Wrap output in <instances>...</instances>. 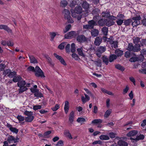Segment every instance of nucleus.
<instances>
[{
    "instance_id": "1",
    "label": "nucleus",
    "mask_w": 146,
    "mask_h": 146,
    "mask_svg": "<svg viewBox=\"0 0 146 146\" xmlns=\"http://www.w3.org/2000/svg\"><path fill=\"white\" fill-rule=\"evenodd\" d=\"M17 85L19 88L18 90L19 93L21 94L27 90V87H30V84L29 83H26L25 80H21L18 82Z\"/></svg>"
},
{
    "instance_id": "2",
    "label": "nucleus",
    "mask_w": 146,
    "mask_h": 146,
    "mask_svg": "<svg viewBox=\"0 0 146 146\" xmlns=\"http://www.w3.org/2000/svg\"><path fill=\"white\" fill-rule=\"evenodd\" d=\"M141 18L139 16L134 17L132 18V20H131V19H128L124 21V23L126 26H128L132 22V25L133 26H136L140 24V20Z\"/></svg>"
},
{
    "instance_id": "3",
    "label": "nucleus",
    "mask_w": 146,
    "mask_h": 146,
    "mask_svg": "<svg viewBox=\"0 0 146 146\" xmlns=\"http://www.w3.org/2000/svg\"><path fill=\"white\" fill-rule=\"evenodd\" d=\"M99 18L98 16H96L94 17L93 19L94 20H92L89 21L88 22V24L84 25L83 28L84 29H93L94 25L97 24V22L98 21L96 19Z\"/></svg>"
},
{
    "instance_id": "4",
    "label": "nucleus",
    "mask_w": 146,
    "mask_h": 146,
    "mask_svg": "<svg viewBox=\"0 0 146 146\" xmlns=\"http://www.w3.org/2000/svg\"><path fill=\"white\" fill-rule=\"evenodd\" d=\"M70 11L72 13V16L74 18L77 17L76 14H80L82 12V9L80 6H77L74 9H71Z\"/></svg>"
},
{
    "instance_id": "5",
    "label": "nucleus",
    "mask_w": 146,
    "mask_h": 146,
    "mask_svg": "<svg viewBox=\"0 0 146 146\" xmlns=\"http://www.w3.org/2000/svg\"><path fill=\"white\" fill-rule=\"evenodd\" d=\"M127 50L129 51H133L135 52H137L140 50V48H139V46H138V47H136L135 45L133 46V44L130 43L128 44Z\"/></svg>"
},
{
    "instance_id": "6",
    "label": "nucleus",
    "mask_w": 146,
    "mask_h": 146,
    "mask_svg": "<svg viewBox=\"0 0 146 146\" xmlns=\"http://www.w3.org/2000/svg\"><path fill=\"white\" fill-rule=\"evenodd\" d=\"M124 16L123 15L119 14L117 15L116 18L117 19L116 21V23L117 25H121L123 23Z\"/></svg>"
},
{
    "instance_id": "7",
    "label": "nucleus",
    "mask_w": 146,
    "mask_h": 146,
    "mask_svg": "<svg viewBox=\"0 0 146 146\" xmlns=\"http://www.w3.org/2000/svg\"><path fill=\"white\" fill-rule=\"evenodd\" d=\"M76 35V33L75 31H71L69 32L67 34L64 36V37L66 38H71L75 37Z\"/></svg>"
},
{
    "instance_id": "8",
    "label": "nucleus",
    "mask_w": 146,
    "mask_h": 146,
    "mask_svg": "<svg viewBox=\"0 0 146 146\" xmlns=\"http://www.w3.org/2000/svg\"><path fill=\"white\" fill-rule=\"evenodd\" d=\"M54 55L56 59L58 60L62 64L65 66L67 65L64 60L61 56H59L56 53H54Z\"/></svg>"
},
{
    "instance_id": "9",
    "label": "nucleus",
    "mask_w": 146,
    "mask_h": 146,
    "mask_svg": "<svg viewBox=\"0 0 146 146\" xmlns=\"http://www.w3.org/2000/svg\"><path fill=\"white\" fill-rule=\"evenodd\" d=\"M0 29H4L9 33H12V30L7 25H0Z\"/></svg>"
},
{
    "instance_id": "10",
    "label": "nucleus",
    "mask_w": 146,
    "mask_h": 146,
    "mask_svg": "<svg viewBox=\"0 0 146 146\" xmlns=\"http://www.w3.org/2000/svg\"><path fill=\"white\" fill-rule=\"evenodd\" d=\"M76 39L77 40L80 42H83L86 40V39L85 37L82 35L78 36Z\"/></svg>"
},
{
    "instance_id": "11",
    "label": "nucleus",
    "mask_w": 146,
    "mask_h": 146,
    "mask_svg": "<svg viewBox=\"0 0 146 146\" xmlns=\"http://www.w3.org/2000/svg\"><path fill=\"white\" fill-rule=\"evenodd\" d=\"M63 13L65 19H67L70 18V13L69 11L67 9H64L63 11Z\"/></svg>"
},
{
    "instance_id": "12",
    "label": "nucleus",
    "mask_w": 146,
    "mask_h": 146,
    "mask_svg": "<svg viewBox=\"0 0 146 146\" xmlns=\"http://www.w3.org/2000/svg\"><path fill=\"white\" fill-rule=\"evenodd\" d=\"M70 108L69 103L68 101H66L64 103V110L65 113L67 114Z\"/></svg>"
},
{
    "instance_id": "13",
    "label": "nucleus",
    "mask_w": 146,
    "mask_h": 146,
    "mask_svg": "<svg viewBox=\"0 0 146 146\" xmlns=\"http://www.w3.org/2000/svg\"><path fill=\"white\" fill-rule=\"evenodd\" d=\"M7 127L9 130L13 133H17L18 132V129L15 127H13L10 124L7 125Z\"/></svg>"
},
{
    "instance_id": "14",
    "label": "nucleus",
    "mask_w": 146,
    "mask_h": 146,
    "mask_svg": "<svg viewBox=\"0 0 146 146\" xmlns=\"http://www.w3.org/2000/svg\"><path fill=\"white\" fill-rule=\"evenodd\" d=\"M137 130H132L128 132L127 134V136L128 137H132L135 135L137 133Z\"/></svg>"
},
{
    "instance_id": "15",
    "label": "nucleus",
    "mask_w": 146,
    "mask_h": 146,
    "mask_svg": "<svg viewBox=\"0 0 146 146\" xmlns=\"http://www.w3.org/2000/svg\"><path fill=\"white\" fill-rule=\"evenodd\" d=\"M133 43L134 44H135V46L137 47H138V46H139V48H140V45L138 44V43L140 41V38L137 37H134L133 38Z\"/></svg>"
},
{
    "instance_id": "16",
    "label": "nucleus",
    "mask_w": 146,
    "mask_h": 146,
    "mask_svg": "<svg viewBox=\"0 0 146 146\" xmlns=\"http://www.w3.org/2000/svg\"><path fill=\"white\" fill-rule=\"evenodd\" d=\"M85 97L82 96L81 97V100L83 103L88 101L90 99V97L86 94H84Z\"/></svg>"
},
{
    "instance_id": "17",
    "label": "nucleus",
    "mask_w": 146,
    "mask_h": 146,
    "mask_svg": "<svg viewBox=\"0 0 146 146\" xmlns=\"http://www.w3.org/2000/svg\"><path fill=\"white\" fill-rule=\"evenodd\" d=\"M74 112L73 111H72L70 113L69 118V121L71 123H72L74 119Z\"/></svg>"
},
{
    "instance_id": "18",
    "label": "nucleus",
    "mask_w": 146,
    "mask_h": 146,
    "mask_svg": "<svg viewBox=\"0 0 146 146\" xmlns=\"http://www.w3.org/2000/svg\"><path fill=\"white\" fill-rule=\"evenodd\" d=\"M81 4L83 8L86 10L89 8V5L86 1H82Z\"/></svg>"
},
{
    "instance_id": "19",
    "label": "nucleus",
    "mask_w": 146,
    "mask_h": 146,
    "mask_svg": "<svg viewBox=\"0 0 146 146\" xmlns=\"http://www.w3.org/2000/svg\"><path fill=\"white\" fill-rule=\"evenodd\" d=\"M7 140L9 143H12L13 142L16 143L17 142V140L12 135H9L8 137Z\"/></svg>"
},
{
    "instance_id": "20",
    "label": "nucleus",
    "mask_w": 146,
    "mask_h": 146,
    "mask_svg": "<svg viewBox=\"0 0 146 146\" xmlns=\"http://www.w3.org/2000/svg\"><path fill=\"white\" fill-rule=\"evenodd\" d=\"M83 48L82 47H81L80 48H78L77 49V51L79 55L82 57H85V55L83 52Z\"/></svg>"
},
{
    "instance_id": "21",
    "label": "nucleus",
    "mask_w": 146,
    "mask_h": 146,
    "mask_svg": "<svg viewBox=\"0 0 146 146\" xmlns=\"http://www.w3.org/2000/svg\"><path fill=\"white\" fill-rule=\"evenodd\" d=\"M29 57L31 63L34 64L37 63L38 62L37 60L33 56L29 55Z\"/></svg>"
},
{
    "instance_id": "22",
    "label": "nucleus",
    "mask_w": 146,
    "mask_h": 146,
    "mask_svg": "<svg viewBox=\"0 0 146 146\" xmlns=\"http://www.w3.org/2000/svg\"><path fill=\"white\" fill-rule=\"evenodd\" d=\"M49 34L51 38L50 40L51 41L54 40V37L56 35H59L57 33L54 32H50Z\"/></svg>"
},
{
    "instance_id": "23",
    "label": "nucleus",
    "mask_w": 146,
    "mask_h": 146,
    "mask_svg": "<svg viewBox=\"0 0 146 146\" xmlns=\"http://www.w3.org/2000/svg\"><path fill=\"white\" fill-rule=\"evenodd\" d=\"M144 138V136L143 135L140 134L136 137L135 139H133L132 137H131L130 139L132 140L135 141H138L140 140H143Z\"/></svg>"
},
{
    "instance_id": "24",
    "label": "nucleus",
    "mask_w": 146,
    "mask_h": 146,
    "mask_svg": "<svg viewBox=\"0 0 146 146\" xmlns=\"http://www.w3.org/2000/svg\"><path fill=\"white\" fill-rule=\"evenodd\" d=\"M35 75L36 76L44 77L43 72L42 70L35 72Z\"/></svg>"
},
{
    "instance_id": "25",
    "label": "nucleus",
    "mask_w": 146,
    "mask_h": 146,
    "mask_svg": "<svg viewBox=\"0 0 146 146\" xmlns=\"http://www.w3.org/2000/svg\"><path fill=\"white\" fill-rule=\"evenodd\" d=\"M21 80H22V77L20 76H17L14 77L13 79V81L14 82H17L20 81Z\"/></svg>"
},
{
    "instance_id": "26",
    "label": "nucleus",
    "mask_w": 146,
    "mask_h": 146,
    "mask_svg": "<svg viewBox=\"0 0 146 146\" xmlns=\"http://www.w3.org/2000/svg\"><path fill=\"white\" fill-rule=\"evenodd\" d=\"M34 119V117L33 115L27 116L25 118V121L28 122H31Z\"/></svg>"
},
{
    "instance_id": "27",
    "label": "nucleus",
    "mask_w": 146,
    "mask_h": 146,
    "mask_svg": "<svg viewBox=\"0 0 146 146\" xmlns=\"http://www.w3.org/2000/svg\"><path fill=\"white\" fill-rule=\"evenodd\" d=\"M64 134L66 136L68 137L69 139H72V137L68 130H65L64 132Z\"/></svg>"
},
{
    "instance_id": "28",
    "label": "nucleus",
    "mask_w": 146,
    "mask_h": 146,
    "mask_svg": "<svg viewBox=\"0 0 146 146\" xmlns=\"http://www.w3.org/2000/svg\"><path fill=\"white\" fill-rule=\"evenodd\" d=\"M118 145L120 146H127L128 143L122 140H119L118 142Z\"/></svg>"
},
{
    "instance_id": "29",
    "label": "nucleus",
    "mask_w": 146,
    "mask_h": 146,
    "mask_svg": "<svg viewBox=\"0 0 146 146\" xmlns=\"http://www.w3.org/2000/svg\"><path fill=\"white\" fill-rule=\"evenodd\" d=\"M68 4V3L66 0H62L60 2V6L62 7H64L67 5Z\"/></svg>"
},
{
    "instance_id": "30",
    "label": "nucleus",
    "mask_w": 146,
    "mask_h": 146,
    "mask_svg": "<svg viewBox=\"0 0 146 146\" xmlns=\"http://www.w3.org/2000/svg\"><path fill=\"white\" fill-rule=\"evenodd\" d=\"M112 112V110L109 109L107 110L105 112L104 115V117L105 118H107L110 116Z\"/></svg>"
},
{
    "instance_id": "31",
    "label": "nucleus",
    "mask_w": 146,
    "mask_h": 146,
    "mask_svg": "<svg viewBox=\"0 0 146 146\" xmlns=\"http://www.w3.org/2000/svg\"><path fill=\"white\" fill-rule=\"evenodd\" d=\"M143 61V59H140L138 57H132L131 58L129 61L131 62H134L138 60Z\"/></svg>"
},
{
    "instance_id": "32",
    "label": "nucleus",
    "mask_w": 146,
    "mask_h": 146,
    "mask_svg": "<svg viewBox=\"0 0 146 146\" xmlns=\"http://www.w3.org/2000/svg\"><path fill=\"white\" fill-rule=\"evenodd\" d=\"M91 34L92 36L95 37L97 36L98 34V30L94 29L91 31Z\"/></svg>"
},
{
    "instance_id": "33",
    "label": "nucleus",
    "mask_w": 146,
    "mask_h": 146,
    "mask_svg": "<svg viewBox=\"0 0 146 146\" xmlns=\"http://www.w3.org/2000/svg\"><path fill=\"white\" fill-rule=\"evenodd\" d=\"M100 123V119H96L93 120L91 123L94 125H97Z\"/></svg>"
},
{
    "instance_id": "34",
    "label": "nucleus",
    "mask_w": 146,
    "mask_h": 146,
    "mask_svg": "<svg viewBox=\"0 0 146 146\" xmlns=\"http://www.w3.org/2000/svg\"><path fill=\"white\" fill-rule=\"evenodd\" d=\"M95 44L97 46H99L100 44V38L99 37H97L95 39L94 42Z\"/></svg>"
},
{
    "instance_id": "35",
    "label": "nucleus",
    "mask_w": 146,
    "mask_h": 146,
    "mask_svg": "<svg viewBox=\"0 0 146 146\" xmlns=\"http://www.w3.org/2000/svg\"><path fill=\"white\" fill-rule=\"evenodd\" d=\"M34 94L35 96L37 98H41L43 96L42 94L39 92L38 90Z\"/></svg>"
},
{
    "instance_id": "36",
    "label": "nucleus",
    "mask_w": 146,
    "mask_h": 146,
    "mask_svg": "<svg viewBox=\"0 0 146 146\" xmlns=\"http://www.w3.org/2000/svg\"><path fill=\"white\" fill-rule=\"evenodd\" d=\"M115 53L118 56H121L123 54V51L119 49H117L115 51Z\"/></svg>"
},
{
    "instance_id": "37",
    "label": "nucleus",
    "mask_w": 146,
    "mask_h": 146,
    "mask_svg": "<svg viewBox=\"0 0 146 146\" xmlns=\"http://www.w3.org/2000/svg\"><path fill=\"white\" fill-rule=\"evenodd\" d=\"M101 91L109 95L113 96L114 94L112 92L108 91L104 89H101Z\"/></svg>"
},
{
    "instance_id": "38",
    "label": "nucleus",
    "mask_w": 146,
    "mask_h": 146,
    "mask_svg": "<svg viewBox=\"0 0 146 146\" xmlns=\"http://www.w3.org/2000/svg\"><path fill=\"white\" fill-rule=\"evenodd\" d=\"M116 58L117 56L115 55L111 54L109 57V61L110 62H112Z\"/></svg>"
},
{
    "instance_id": "39",
    "label": "nucleus",
    "mask_w": 146,
    "mask_h": 146,
    "mask_svg": "<svg viewBox=\"0 0 146 146\" xmlns=\"http://www.w3.org/2000/svg\"><path fill=\"white\" fill-rule=\"evenodd\" d=\"M71 27V25L70 24H69L66 26L65 27V29L63 30L64 33H65L70 29Z\"/></svg>"
},
{
    "instance_id": "40",
    "label": "nucleus",
    "mask_w": 146,
    "mask_h": 146,
    "mask_svg": "<svg viewBox=\"0 0 146 146\" xmlns=\"http://www.w3.org/2000/svg\"><path fill=\"white\" fill-rule=\"evenodd\" d=\"M141 54L142 55V59L143 60L144 59V56H146V49H143L141 51Z\"/></svg>"
},
{
    "instance_id": "41",
    "label": "nucleus",
    "mask_w": 146,
    "mask_h": 146,
    "mask_svg": "<svg viewBox=\"0 0 146 146\" xmlns=\"http://www.w3.org/2000/svg\"><path fill=\"white\" fill-rule=\"evenodd\" d=\"M24 114L25 115L27 116L33 115V112L31 111H28L27 110H26L24 112Z\"/></svg>"
},
{
    "instance_id": "42",
    "label": "nucleus",
    "mask_w": 146,
    "mask_h": 146,
    "mask_svg": "<svg viewBox=\"0 0 146 146\" xmlns=\"http://www.w3.org/2000/svg\"><path fill=\"white\" fill-rule=\"evenodd\" d=\"M110 43L111 44V46L112 47L116 48L117 47V43L116 41H111Z\"/></svg>"
},
{
    "instance_id": "43",
    "label": "nucleus",
    "mask_w": 146,
    "mask_h": 146,
    "mask_svg": "<svg viewBox=\"0 0 146 146\" xmlns=\"http://www.w3.org/2000/svg\"><path fill=\"white\" fill-rule=\"evenodd\" d=\"M72 56L73 58L76 60H80V58L76 54H72Z\"/></svg>"
},
{
    "instance_id": "44",
    "label": "nucleus",
    "mask_w": 146,
    "mask_h": 146,
    "mask_svg": "<svg viewBox=\"0 0 146 146\" xmlns=\"http://www.w3.org/2000/svg\"><path fill=\"white\" fill-rule=\"evenodd\" d=\"M60 108V105L58 104H56L55 106L51 108L52 110L53 111L57 110Z\"/></svg>"
},
{
    "instance_id": "45",
    "label": "nucleus",
    "mask_w": 146,
    "mask_h": 146,
    "mask_svg": "<svg viewBox=\"0 0 146 146\" xmlns=\"http://www.w3.org/2000/svg\"><path fill=\"white\" fill-rule=\"evenodd\" d=\"M115 67L116 68L120 70L121 71H123L125 70L123 67L121 65L119 64L115 65Z\"/></svg>"
},
{
    "instance_id": "46",
    "label": "nucleus",
    "mask_w": 146,
    "mask_h": 146,
    "mask_svg": "<svg viewBox=\"0 0 146 146\" xmlns=\"http://www.w3.org/2000/svg\"><path fill=\"white\" fill-rule=\"evenodd\" d=\"M11 71V70L9 69H7L5 70H4L3 72V74L5 76H7L9 77V73Z\"/></svg>"
},
{
    "instance_id": "47",
    "label": "nucleus",
    "mask_w": 146,
    "mask_h": 146,
    "mask_svg": "<svg viewBox=\"0 0 146 146\" xmlns=\"http://www.w3.org/2000/svg\"><path fill=\"white\" fill-rule=\"evenodd\" d=\"M75 46L74 43H72L71 45V50L72 52H74L75 51Z\"/></svg>"
},
{
    "instance_id": "48",
    "label": "nucleus",
    "mask_w": 146,
    "mask_h": 146,
    "mask_svg": "<svg viewBox=\"0 0 146 146\" xmlns=\"http://www.w3.org/2000/svg\"><path fill=\"white\" fill-rule=\"evenodd\" d=\"M102 60L106 65H107L108 63V59L106 56H104L102 58Z\"/></svg>"
},
{
    "instance_id": "49",
    "label": "nucleus",
    "mask_w": 146,
    "mask_h": 146,
    "mask_svg": "<svg viewBox=\"0 0 146 146\" xmlns=\"http://www.w3.org/2000/svg\"><path fill=\"white\" fill-rule=\"evenodd\" d=\"M102 31L104 35H107L108 33V28L106 27H104L102 29Z\"/></svg>"
},
{
    "instance_id": "50",
    "label": "nucleus",
    "mask_w": 146,
    "mask_h": 146,
    "mask_svg": "<svg viewBox=\"0 0 146 146\" xmlns=\"http://www.w3.org/2000/svg\"><path fill=\"white\" fill-rule=\"evenodd\" d=\"M66 42H64L62 43L58 46V48L61 50L64 49L65 45L66 44Z\"/></svg>"
},
{
    "instance_id": "51",
    "label": "nucleus",
    "mask_w": 146,
    "mask_h": 146,
    "mask_svg": "<svg viewBox=\"0 0 146 146\" xmlns=\"http://www.w3.org/2000/svg\"><path fill=\"white\" fill-rule=\"evenodd\" d=\"M76 4H78L76 3V2L74 1H72L70 4V6L71 8L74 7L75 6Z\"/></svg>"
},
{
    "instance_id": "52",
    "label": "nucleus",
    "mask_w": 146,
    "mask_h": 146,
    "mask_svg": "<svg viewBox=\"0 0 146 146\" xmlns=\"http://www.w3.org/2000/svg\"><path fill=\"white\" fill-rule=\"evenodd\" d=\"M102 15L103 17L107 18L110 16V13L107 12H103L102 13Z\"/></svg>"
},
{
    "instance_id": "53",
    "label": "nucleus",
    "mask_w": 146,
    "mask_h": 146,
    "mask_svg": "<svg viewBox=\"0 0 146 146\" xmlns=\"http://www.w3.org/2000/svg\"><path fill=\"white\" fill-rule=\"evenodd\" d=\"M17 118L19 121H22L25 119L24 117L19 115L17 116Z\"/></svg>"
},
{
    "instance_id": "54",
    "label": "nucleus",
    "mask_w": 146,
    "mask_h": 146,
    "mask_svg": "<svg viewBox=\"0 0 146 146\" xmlns=\"http://www.w3.org/2000/svg\"><path fill=\"white\" fill-rule=\"evenodd\" d=\"M109 139V137L105 135H101V139L103 140H108Z\"/></svg>"
},
{
    "instance_id": "55",
    "label": "nucleus",
    "mask_w": 146,
    "mask_h": 146,
    "mask_svg": "<svg viewBox=\"0 0 146 146\" xmlns=\"http://www.w3.org/2000/svg\"><path fill=\"white\" fill-rule=\"evenodd\" d=\"M129 89V87L128 86H126L125 88L123 90V94H126Z\"/></svg>"
},
{
    "instance_id": "56",
    "label": "nucleus",
    "mask_w": 146,
    "mask_h": 146,
    "mask_svg": "<svg viewBox=\"0 0 146 146\" xmlns=\"http://www.w3.org/2000/svg\"><path fill=\"white\" fill-rule=\"evenodd\" d=\"M77 121L79 123H82L86 121L85 119L82 117H79L77 119Z\"/></svg>"
},
{
    "instance_id": "57",
    "label": "nucleus",
    "mask_w": 146,
    "mask_h": 146,
    "mask_svg": "<svg viewBox=\"0 0 146 146\" xmlns=\"http://www.w3.org/2000/svg\"><path fill=\"white\" fill-rule=\"evenodd\" d=\"M7 45L8 46H13L14 43L13 41L11 40H9L7 41Z\"/></svg>"
},
{
    "instance_id": "58",
    "label": "nucleus",
    "mask_w": 146,
    "mask_h": 146,
    "mask_svg": "<svg viewBox=\"0 0 146 146\" xmlns=\"http://www.w3.org/2000/svg\"><path fill=\"white\" fill-rule=\"evenodd\" d=\"M6 67V66L4 64H0V72L3 71Z\"/></svg>"
},
{
    "instance_id": "59",
    "label": "nucleus",
    "mask_w": 146,
    "mask_h": 146,
    "mask_svg": "<svg viewBox=\"0 0 146 146\" xmlns=\"http://www.w3.org/2000/svg\"><path fill=\"white\" fill-rule=\"evenodd\" d=\"M41 108V106L40 105L34 106H33V109L35 110L40 109Z\"/></svg>"
},
{
    "instance_id": "60",
    "label": "nucleus",
    "mask_w": 146,
    "mask_h": 146,
    "mask_svg": "<svg viewBox=\"0 0 146 146\" xmlns=\"http://www.w3.org/2000/svg\"><path fill=\"white\" fill-rule=\"evenodd\" d=\"M16 74V73L15 72L13 71L11 72V71L9 76V77L10 78H12L13 77L15 76Z\"/></svg>"
},
{
    "instance_id": "61",
    "label": "nucleus",
    "mask_w": 146,
    "mask_h": 146,
    "mask_svg": "<svg viewBox=\"0 0 146 146\" xmlns=\"http://www.w3.org/2000/svg\"><path fill=\"white\" fill-rule=\"evenodd\" d=\"M70 45L69 44H68L65 47V49L66 50V52H67L68 53L70 52Z\"/></svg>"
},
{
    "instance_id": "62",
    "label": "nucleus",
    "mask_w": 146,
    "mask_h": 146,
    "mask_svg": "<svg viewBox=\"0 0 146 146\" xmlns=\"http://www.w3.org/2000/svg\"><path fill=\"white\" fill-rule=\"evenodd\" d=\"M140 43L141 46H144L146 44V40L143 39L140 41Z\"/></svg>"
},
{
    "instance_id": "63",
    "label": "nucleus",
    "mask_w": 146,
    "mask_h": 146,
    "mask_svg": "<svg viewBox=\"0 0 146 146\" xmlns=\"http://www.w3.org/2000/svg\"><path fill=\"white\" fill-rule=\"evenodd\" d=\"M63 142L62 141H59L58 142L56 145V146H62L63 145Z\"/></svg>"
},
{
    "instance_id": "64",
    "label": "nucleus",
    "mask_w": 146,
    "mask_h": 146,
    "mask_svg": "<svg viewBox=\"0 0 146 146\" xmlns=\"http://www.w3.org/2000/svg\"><path fill=\"white\" fill-rule=\"evenodd\" d=\"M129 96L130 97V100H132L133 97V92L132 91H131L129 94Z\"/></svg>"
}]
</instances>
